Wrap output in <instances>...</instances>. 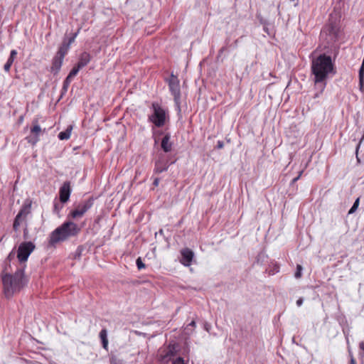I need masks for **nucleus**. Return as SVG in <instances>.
Masks as SVG:
<instances>
[{"label":"nucleus","mask_w":364,"mask_h":364,"mask_svg":"<svg viewBox=\"0 0 364 364\" xmlns=\"http://www.w3.org/2000/svg\"><path fill=\"white\" fill-rule=\"evenodd\" d=\"M333 70V64L331 56L326 54L320 55L312 60L311 70L314 75L315 84L323 90L326 85V80Z\"/></svg>","instance_id":"1"},{"label":"nucleus","mask_w":364,"mask_h":364,"mask_svg":"<svg viewBox=\"0 0 364 364\" xmlns=\"http://www.w3.org/2000/svg\"><path fill=\"white\" fill-rule=\"evenodd\" d=\"M4 294L6 297H11L17 291H19L26 284L23 271L18 269L14 275L6 274L2 277Z\"/></svg>","instance_id":"2"},{"label":"nucleus","mask_w":364,"mask_h":364,"mask_svg":"<svg viewBox=\"0 0 364 364\" xmlns=\"http://www.w3.org/2000/svg\"><path fill=\"white\" fill-rule=\"evenodd\" d=\"M80 231V228L75 223L72 221L65 222L50 233L49 244L54 246L59 242L77 235Z\"/></svg>","instance_id":"3"},{"label":"nucleus","mask_w":364,"mask_h":364,"mask_svg":"<svg viewBox=\"0 0 364 364\" xmlns=\"http://www.w3.org/2000/svg\"><path fill=\"white\" fill-rule=\"evenodd\" d=\"M340 30L336 23H329L321 33V38L326 43V47L336 48L335 43L339 39Z\"/></svg>","instance_id":"4"},{"label":"nucleus","mask_w":364,"mask_h":364,"mask_svg":"<svg viewBox=\"0 0 364 364\" xmlns=\"http://www.w3.org/2000/svg\"><path fill=\"white\" fill-rule=\"evenodd\" d=\"M152 114L149 116V122L156 127H161L166 123V111L158 102H153L151 105Z\"/></svg>","instance_id":"5"},{"label":"nucleus","mask_w":364,"mask_h":364,"mask_svg":"<svg viewBox=\"0 0 364 364\" xmlns=\"http://www.w3.org/2000/svg\"><path fill=\"white\" fill-rule=\"evenodd\" d=\"M35 245L31 242H22L18 249L17 257L21 262H26L33 251Z\"/></svg>","instance_id":"6"},{"label":"nucleus","mask_w":364,"mask_h":364,"mask_svg":"<svg viewBox=\"0 0 364 364\" xmlns=\"http://www.w3.org/2000/svg\"><path fill=\"white\" fill-rule=\"evenodd\" d=\"M93 205V199H89L80 203L76 208L70 213V215L73 218H81Z\"/></svg>","instance_id":"7"},{"label":"nucleus","mask_w":364,"mask_h":364,"mask_svg":"<svg viewBox=\"0 0 364 364\" xmlns=\"http://www.w3.org/2000/svg\"><path fill=\"white\" fill-rule=\"evenodd\" d=\"M168 86L171 94L173 95L175 102L178 105L181 97L179 80L173 73L168 79Z\"/></svg>","instance_id":"8"},{"label":"nucleus","mask_w":364,"mask_h":364,"mask_svg":"<svg viewBox=\"0 0 364 364\" xmlns=\"http://www.w3.org/2000/svg\"><path fill=\"white\" fill-rule=\"evenodd\" d=\"M181 258L180 259V262H181V264L186 267L190 266L194 257L193 252L188 248H184L181 250Z\"/></svg>","instance_id":"9"},{"label":"nucleus","mask_w":364,"mask_h":364,"mask_svg":"<svg viewBox=\"0 0 364 364\" xmlns=\"http://www.w3.org/2000/svg\"><path fill=\"white\" fill-rule=\"evenodd\" d=\"M70 184L69 181H66L63 183V185L60 188L59 194H60V200L61 203H66L70 198Z\"/></svg>","instance_id":"10"},{"label":"nucleus","mask_w":364,"mask_h":364,"mask_svg":"<svg viewBox=\"0 0 364 364\" xmlns=\"http://www.w3.org/2000/svg\"><path fill=\"white\" fill-rule=\"evenodd\" d=\"M41 132V127L38 124H35L31 130L33 135L27 138L28 141L33 145L36 144L39 141V135Z\"/></svg>","instance_id":"11"},{"label":"nucleus","mask_w":364,"mask_h":364,"mask_svg":"<svg viewBox=\"0 0 364 364\" xmlns=\"http://www.w3.org/2000/svg\"><path fill=\"white\" fill-rule=\"evenodd\" d=\"M63 60V53L55 55L53 59L52 66H51V72H53L55 75L58 74L60 71Z\"/></svg>","instance_id":"12"},{"label":"nucleus","mask_w":364,"mask_h":364,"mask_svg":"<svg viewBox=\"0 0 364 364\" xmlns=\"http://www.w3.org/2000/svg\"><path fill=\"white\" fill-rule=\"evenodd\" d=\"M91 60V56L90 53L87 52H83L80 54L79 58V61L77 63V65H78V68H84L86 66Z\"/></svg>","instance_id":"13"},{"label":"nucleus","mask_w":364,"mask_h":364,"mask_svg":"<svg viewBox=\"0 0 364 364\" xmlns=\"http://www.w3.org/2000/svg\"><path fill=\"white\" fill-rule=\"evenodd\" d=\"M171 136L169 134H166L161 141V148L165 152H169L172 148V144L170 142Z\"/></svg>","instance_id":"14"},{"label":"nucleus","mask_w":364,"mask_h":364,"mask_svg":"<svg viewBox=\"0 0 364 364\" xmlns=\"http://www.w3.org/2000/svg\"><path fill=\"white\" fill-rule=\"evenodd\" d=\"M168 164L167 162H164L162 161H157L155 164V172L156 173H161L164 171H166L168 169Z\"/></svg>","instance_id":"15"},{"label":"nucleus","mask_w":364,"mask_h":364,"mask_svg":"<svg viewBox=\"0 0 364 364\" xmlns=\"http://www.w3.org/2000/svg\"><path fill=\"white\" fill-rule=\"evenodd\" d=\"M72 129H73V126L69 125L65 131L59 133L58 138L60 140L68 139L70 137Z\"/></svg>","instance_id":"16"},{"label":"nucleus","mask_w":364,"mask_h":364,"mask_svg":"<svg viewBox=\"0 0 364 364\" xmlns=\"http://www.w3.org/2000/svg\"><path fill=\"white\" fill-rule=\"evenodd\" d=\"M31 207V203L25 204L17 215H20V217L24 219L30 213Z\"/></svg>","instance_id":"17"},{"label":"nucleus","mask_w":364,"mask_h":364,"mask_svg":"<svg viewBox=\"0 0 364 364\" xmlns=\"http://www.w3.org/2000/svg\"><path fill=\"white\" fill-rule=\"evenodd\" d=\"M22 220H23V218L20 217V215H17L16 216L15 220L14 221V224H13V228L15 231L17 232L18 230V228H19V226L21 225V222Z\"/></svg>","instance_id":"18"},{"label":"nucleus","mask_w":364,"mask_h":364,"mask_svg":"<svg viewBox=\"0 0 364 364\" xmlns=\"http://www.w3.org/2000/svg\"><path fill=\"white\" fill-rule=\"evenodd\" d=\"M82 69L81 68H78V65H75L68 74V78H73L79 72V70Z\"/></svg>","instance_id":"19"},{"label":"nucleus","mask_w":364,"mask_h":364,"mask_svg":"<svg viewBox=\"0 0 364 364\" xmlns=\"http://www.w3.org/2000/svg\"><path fill=\"white\" fill-rule=\"evenodd\" d=\"M72 78H68V76H67V77L65 79L64 82H63V92H66L67 90H68V88L72 81Z\"/></svg>","instance_id":"20"},{"label":"nucleus","mask_w":364,"mask_h":364,"mask_svg":"<svg viewBox=\"0 0 364 364\" xmlns=\"http://www.w3.org/2000/svg\"><path fill=\"white\" fill-rule=\"evenodd\" d=\"M359 205V198H358L354 202L353 206L351 207V208L350 209V210L348 211V214H352L358 208Z\"/></svg>","instance_id":"21"},{"label":"nucleus","mask_w":364,"mask_h":364,"mask_svg":"<svg viewBox=\"0 0 364 364\" xmlns=\"http://www.w3.org/2000/svg\"><path fill=\"white\" fill-rule=\"evenodd\" d=\"M14 61H12L11 59H8L7 62L4 66V69L5 71L9 72L10 70V68L13 64Z\"/></svg>","instance_id":"22"},{"label":"nucleus","mask_w":364,"mask_h":364,"mask_svg":"<svg viewBox=\"0 0 364 364\" xmlns=\"http://www.w3.org/2000/svg\"><path fill=\"white\" fill-rule=\"evenodd\" d=\"M100 338L101 341L107 340V331L106 329H102L100 332Z\"/></svg>","instance_id":"23"},{"label":"nucleus","mask_w":364,"mask_h":364,"mask_svg":"<svg viewBox=\"0 0 364 364\" xmlns=\"http://www.w3.org/2000/svg\"><path fill=\"white\" fill-rule=\"evenodd\" d=\"M302 267L300 264H297L296 266V272H295V277L300 278L301 276Z\"/></svg>","instance_id":"24"},{"label":"nucleus","mask_w":364,"mask_h":364,"mask_svg":"<svg viewBox=\"0 0 364 364\" xmlns=\"http://www.w3.org/2000/svg\"><path fill=\"white\" fill-rule=\"evenodd\" d=\"M136 264L137 268L139 269H141L145 267V264L143 263V262L141 261V259L140 257L137 258V259L136 261Z\"/></svg>","instance_id":"25"},{"label":"nucleus","mask_w":364,"mask_h":364,"mask_svg":"<svg viewBox=\"0 0 364 364\" xmlns=\"http://www.w3.org/2000/svg\"><path fill=\"white\" fill-rule=\"evenodd\" d=\"M69 48H68L67 46H65V48L64 47H61L59 50L58 51V53H56L55 55H59L62 53H63V58L65 57L66 53H67V50Z\"/></svg>","instance_id":"26"},{"label":"nucleus","mask_w":364,"mask_h":364,"mask_svg":"<svg viewBox=\"0 0 364 364\" xmlns=\"http://www.w3.org/2000/svg\"><path fill=\"white\" fill-rule=\"evenodd\" d=\"M63 205H60L58 203H55L54 204V212L58 213L60 210L62 209Z\"/></svg>","instance_id":"27"},{"label":"nucleus","mask_w":364,"mask_h":364,"mask_svg":"<svg viewBox=\"0 0 364 364\" xmlns=\"http://www.w3.org/2000/svg\"><path fill=\"white\" fill-rule=\"evenodd\" d=\"M171 364H185L184 360L182 358L179 357L176 360H173Z\"/></svg>","instance_id":"28"},{"label":"nucleus","mask_w":364,"mask_h":364,"mask_svg":"<svg viewBox=\"0 0 364 364\" xmlns=\"http://www.w3.org/2000/svg\"><path fill=\"white\" fill-rule=\"evenodd\" d=\"M16 55H17V52H16V50H12L11 51L10 56H9V59H11V60H12V61H14V58H16Z\"/></svg>","instance_id":"29"},{"label":"nucleus","mask_w":364,"mask_h":364,"mask_svg":"<svg viewBox=\"0 0 364 364\" xmlns=\"http://www.w3.org/2000/svg\"><path fill=\"white\" fill-rule=\"evenodd\" d=\"M111 364H122V362L120 360L112 358L111 360Z\"/></svg>","instance_id":"30"},{"label":"nucleus","mask_w":364,"mask_h":364,"mask_svg":"<svg viewBox=\"0 0 364 364\" xmlns=\"http://www.w3.org/2000/svg\"><path fill=\"white\" fill-rule=\"evenodd\" d=\"M102 343L103 348H105V350H107L108 349V339L102 341Z\"/></svg>","instance_id":"31"},{"label":"nucleus","mask_w":364,"mask_h":364,"mask_svg":"<svg viewBox=\"0 0 364 364\" xmlns=\"http://www.w3.org/2000/svg\"><path fill=\"white\" fill-rule=\"evenodd\" d=\"M75 36H72V37H70V38H69V40H68V44L66 45V46H67L68 48H69V47H70V44H71V43H73L75 41Z\"/></svg>","instance_id":"32"},{"label":"nucleus","mask_w":364,"mask_h":364,"mask_svg":"<svg viewBox=\"0 0 364 364\" xmlns=\"http://www.w3.org/2000/svg\"><path fill=\"white\" fill-rule=\"evenodd\" d=\"M223 146H224V144H223V141H218V144H217L218 149H222V148H223Z\"/></svg>","instance_id":"33"},{"label":"nucleus","mask_w":364,"mask_h":364,"mask_svg":"<svg viewBox=\"0 0 364 364\" xmlns=\"http://www.w3.org/2000/svg\"><path fill=\"white\" fill-rule=\"evenodd\" d=\"M303 299L302 298H299L297 301H296V304L298 306H300L302 305L303 304Z\"/></svg>","instance_id":"34"},{"label":"nucleus","mask_w":364,"mask_h":364,"mask_svg":"<svg viewBox=\"0 0 364 364\" xmlns=\"http://www.w3.org/2000/svg\"><path fill=\"white\" fill-rule=\"evenodd\" d=\"M14 257V252L12 251V252H11L9 253V255H8V257H7V259H9V260H11V259H12V258H13Z\"/></svg>","instance_id":"35"},{"label":"nucleus","mask_w":364,"mask_h":364,"mask_svg":"<svg viewBox=\"0 0 364 364\" xmlns=\"http://www.w3.org/2000/svg\"><path fill=\"white\" fill-rule=\"evenodd\" d=\"M159 183V179L158 178H155L154 182H153V185L154 186H157Z\"/></svg>","instance_id":"36"},{"label":"nucleus","mask_w":364,"mask_h":364,"mask_svg":"<svg viewBox=\"0 0 364 364\" xmlns=\"http://www.w3.org/2000/svg\"><path fill=\"white\" fill-rule=\"evenodd\" d=\"M189 326H192V327H195L196 326V322L194 321H192L186 327V329H188V328Z\"/></svg>","instance_id":"37"},{"label":"nucleus","mask_w":364,"mask_h":364,"mask_svg":"<svg viewBox=\"0 0 364 364\" xmlns=\"http://www.w3.org/2000/svg\"><path fill=\"white\" fill-rule=\"evenodd\" d=\"M350 364H356V362L353 358V356L352 355H350Z\"/></svg>","instance_id":"38"},{"label":"nucleus","mask_w":364,"mask_h":364,"mask_svg":"<svg viewBox=\"0 0 364 364\" xmlns=\"http://www.w3.org/2000/svg\"><path fill=\"white\" fill-rule=\"evenodd\" d=\"M359 348L360 350L364 351V342H360L359 344Z\"/></svg>","instance_id":"39"},{"label":"nucleus","mask_w":364,"mask_h":364,"mask_svg":"<svg viewBox=\"0 0 364 364\" xmlns=\"http://www.w3.org/2000/svg\"><path fill=\"white\" fill-rule=\"evenodd\" d=\"M79 31H80V29L77 30V31L76 33H75L73 36H75V38L77 37V36L78 35L79 33Z\"/></svg>","instance_id":"40"},{"label":"nucleus","mask_w":364,"mask_h":364,"mask_svg":"<svg viewBox=\"0 0 364 364\" xmlns=\"http://www.w3.org/2000/svg\"><path fill=\"white\" fill-rule=\"evenodd\" d=\"M299 179V176H297V177L294 178L292 180V182H293V183H295V182H296V181H297Z\"/></svg>","instance_id":"41"},{"label":"nucleus","mask_w":364,"mask_h":364,"mask_svg":"<svg viewBox=\"0 0 364 364\" xmlns=\"http://www.w3.org/2000/svg\"><path fill=\"white\" fill-rule=\"evenodd\" d=\"M302 173H303V171H301L299 172V173L298 176L300 178V177H301V176L302 175Z\"/></svg>","instance_id":"42"}]
</instances>
